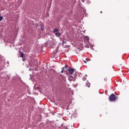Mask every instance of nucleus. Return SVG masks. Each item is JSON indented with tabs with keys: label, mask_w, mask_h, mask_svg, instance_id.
<instances>
[{
	"label": "nucleus",
	"mask_w": 129,
	"mask_h": 129,
	"mask_svg": "<svg viewBox=\"0 0 129 129\" xmlns=\"http://www.w3.org/2000/svg\"><path fill=\"white\" fill-rule=\"evenodd\" d=\"M118 98V96H116L114 93H112L109 96V100L110 101H114L116 100Z\"/></svg>",
	"instance_id": "obj_1"
},
{
	"label": "nucleus",
	"mask_w": 129,
	"mask_h": 129,
	"mask_svg": "<svg viewBox=\"0 0 129 129\" xmlns=\"http://www.w3.org/2000/svg\"><path fill=\"white\" fill-rule=\"evenodd\" d=\"M74 69H73L70 68L69 69H68V70H69L70 71V73L72 75L74 72Z\"/></svg>",
	"instance_id": "obj_2"
},
{
	"label": "nucleus",
	"mask_w": 129,
	"mask_h": 129,
	"mask_svg": "<svg viewBox=\"0 0 129 129\" xmlns=\"http://www.w3.org/2000/svg\"><path fill=\"white\" fill-rule=\"evenodd\" d=\"M49 43V45L51 46V48H53L54 47V44L53 43V42H52V41H51V42H50Z\"/></svg>",
	"instance_id": "obj_3"
},
{
	"label": "nucleus",
	"mask_w": 129,
	"mask_h": 129,
	"mask_svg": "<svg viewBox=\"0 0 129 129\" xmlns=\"http://www.w3.org/2000/svg\"><path fill=\"white\" fill-rule=\"evenodd\" d=\"M20 51V54L19 55L20 57L23 58L24 57V54L21 52L20 51Z\"/></svg>",
	"instance_id": "obj_4"
},
{
	"label": "nucleus",
	"mask_w": 129,
	"mask_h": 129,
	"mask_svg": "<svg viewBox=\"0 0 129 129\" xmlns=\"http://www.w3.org/2000/svg\"><path fill=\"white\" fill-rule=\"evenodd\" d=\"M84 40L86 41V42H88L89 40V38L88 37L86 36L84 38Z\"/></svg>",
	"instance_id": "obj_5"
},
{
	"label": "nucleus",
	"mask_w": 129,
	"mask_h": 129,
	"mask_svg": "<svg viewBox=\"0 0 129 129\" xmlns=\"http://www.w3.org/2000/svg\"><path fill=\"white\" fill-rule=\"evenodd\" d=\"M55 34L56 36L58 37H59L61 35L60 33L58 32L55 33Z\"/></svg>",
	"instance_id": "obj_6"
},
{
	"label": "nucleus",
	"mask_w": 129,
	"mask_h": 129,
	"mask_svg": "<svg viewBox=\"0 0 129 129\" xmlns=\"http://www.w3.org/2000/svg\"><path fill=\"white\" fill-rule=\"evenodd\" d=\"M78 72H76L74 74V79L77 77V75L78 74Z\"/></svg>",
	"instance_id": "obj_7"
},
{
	"label": "nucleus",
	"mask_w": 129,
	"mask_h": 129,
	"mask_svg": "<svg viewBox=\"0 0 129 129\" xmlns=\"http://www.w3.org/2000/svg\"><path fill=\"white\" fill-rule=\"evenodd\" d=\"M86 85L88 87H89L90 86V84L88 81L86 82Z\"/></svg>",
	"instance_id": "obj_8"
},
{
	"label": "nucleus",
	"mask_w": 129,
	"mask_h": 129,
	"mask_svg": "<svg viewBox=\"0 0 129 129\" xmlns=\"http://www.w3.org/2000/svg\"><path fill=\"white\" fill-rule=\"evenodd\" d=\"M58 30L57 29H55L53 30V33H56L55 32H57L58 31Z\"/></svg>",
	"instance_id": "obj_9"
},
{
	"label": "nucleus",
	"mask_w": 129,
	"mask_h": 129,
	"mask_svg": "<svg viewBox=\"0 0 129 129\" xmlns=\"http://www.w3.org/2000/svg\"><path fill=\"white\" fill-rule=\"evenodd\" d=\"M82 79L83 81H85L86 79V78L85 77H83L82 78Z\"/></svg>",
	"instance_id": "obj_10"
},
{
	"label": "nucleus",
	"mask_w": 129,
	"mask_h": 129,
	"mask_svg": "<svg viewBox=\"0 0 129 129\" xmlns=\"http://www.w3.org/2000/svg\"><path fill=\"white\" fill-rule=\"evenodd\" d=\"M3 18V17L0 15V21H1Z\"/></svg>",
	"instance_id": "obj_11"
},
{
	"label": "nucleus",
	"mask_w": 129,
	"mask_h": 129,
	"mask_svg": "<svg viewBox=\"0 0 129 129\" xmlns=\"http://www.w3.org/2000/svg\"><path fill=\"white\" fill-rule=\"evenodd\" d=\"M62 71H61V73H63V71L64 69V68H62Z\"/></svg>",
	"instance_id": "obj_12"
},
{
	"label": "nucleus",
	"mask_w": 129,
	"mask_h": 129,
	"mask_svg": "<svg viewBox=\"0 0 129 129\" xmlns=\"http://www.w3.org/2000/svg\"><path fill=\"white\" fill-rule=\"evenodd\" d=\"M22 60L23 61H25V58H24V57L23 58H22Z\"/></svg>",
	"instance_id": "obj_13"
},
{
	"label": "nucleus",
	"mask_w": 129,
	"mask_h": 129,
	"mask_svg": "<svg viewBox=\"0 0 129 129\" xmlns=\"http://www.w3.org/2000/svg\"><path fill=\"white\" fill-rule=\"evenodd\" d=\"M64 67L65 68L67 69V70H68V69H67V68H66L67 67V65H65V66H64Z\"/></svg>",
	"instance_id": "obj_14"
},
{
	"label": "nucleus",
	"mask_w": 129,
	"mask_h": 129,
	"mask_svg": "<svg viewBox=\"0 0 129 129\" xmlns=\"http://www.w3.org/2000/svg\"><path fill=\"white\" fill-rule=\"evenodd\" d=\"M70 78H73V77L71 76H70Z\"/></svg>",
	"instance_id": "obj_15"
},
{
	"label": "nucleus",
	"mask_w": 129,
	"mask_h": 129,
	"mask_svg": "<svg viewBox=\"0 0 129 129\" xmlns=\"http://www.w3.org/2000/svg\"><path fill=\"white\" fill-rule=\"evenodd\" d=\"M84 62L85 63H86V61H84Z\"/></svg>",
	"instance_id": "obj_16"
},
{
	"label": "nucleus",
	"mask_w": 129,
	"mask_h": 129,
	"mask_svg": "<svg viewBox=\"0 0 129 129\" xmlns=\"http://www.w3.org/2000/svg\"><path fill=\"white\" fill-rule=\"evenodd\" d=\"M107 80V79H106L105 78V79H104V80Z\"/></svg>",
	"instance_id": "obj_17"
},
{
	"label": "nucleus",
	"mask_w": 129,
	"mask_h": 129,
	"mask_svg": "<svg viewBox=\"0 0 129 129\" xmlns=\"http://www.w3.org/2000/svg\"><path fill=\"white\" fill-rule=\"evenodd\" d=\"M102 13V11H101V12H100V13Z\"/></svg>",
	"instance_id": "obj_18"
},
{
	"label": "nucleus",
	"mask_w": 129,
	"mask_h": 129,
	"mask_svg": "<svg viewBox=\"0 0 129 129\" xmlns=\"http://www.w3.org/2000/svg\"><path fill=\"white\" fill-rule=\"evenodd\" d=\"M85 76H87V75H85Z\"/></svg>",
	"instance_id": "obj_19"
}]
</instances>
